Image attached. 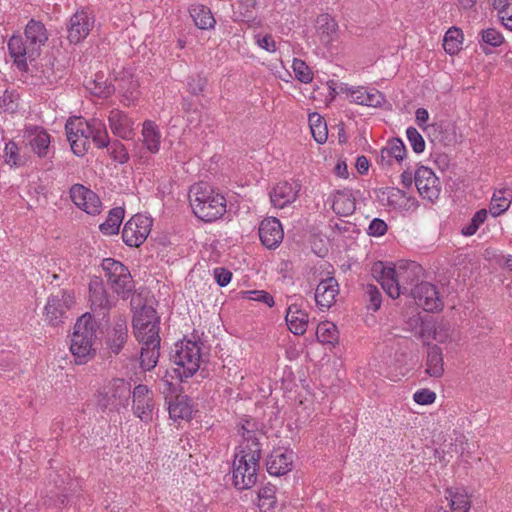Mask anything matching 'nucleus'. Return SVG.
Returning a JSON list of instances; mask_svg holds the SVG:
<instances>
[{
  "instance_id": "obj_57",
  "label": "nucleus",
  "mask_w": 512,
  "mask_h": 512,
  "mask_svg": "<svg viewBox=\"0 0 512 512\" xmlns=\"http://www.w3.org/2000/svg\"><path fill=\"white\" fill-rule=\"evenodd\" d=\"M367 232L371 236H383L387 232V224L382 219L374 218L370 222Z\"/></svg>"
},
{
  "instance_id": "obj_48",
  "label": "nucleus",
  "mask_w": 512,
  "mask_h": 512,
  "mask_svg": "<svg viewBox=\"0 0 512 512\" xmlns=\"http://www.w3.org/2000/svg\"><path fill=\"white\" fill-rule=\"evenodd\" d=\"M295 78L302 83H310L313 80V74L308 65L301 59L295 58L292 63Z\"/></svg>"
},
{
  "instance_id": "obj_62",
  "label": "nucleus",
  "mask_w": 512,
  "mask_h": 512,
  "mask_svg": "<svg viewBox=\"0 0 512 512\" xmlns=\"http://www.w3.org/2000/svg\"><path fill=\"white\" fill-rule=\"evenodd\" d=\"M433 329H435V325L424 324L421 327L420 336L424 341H429L433 336Z\"/></svg>"
},
{
  "instance_id": "obj_14",
  "label": "nucleus",
  "mask_w": 512,
  "mask_h": 512,
  "mask_svg": "<svg viewBox=\"0 0 512 512\" xmlns=\"http://www.w3.org/2000/svg\"><path fill=\"white\" fill-rule=\"evenodd\" d=\"M72 202L81 210L90 215H98L102 209L99 196L82 184H74L69 190Z\"/></svg>"
},
{
  "instance_id": "obj_15",
  "label": "nucleus",
  "mask_w": 512,
  "mask_h": 512,
  "mask_svg": "<svg viewBox=\"0 0 512 512\" xmlns=\"http://www.w3.org/2000/svg\"><path fill=\"white\" fill-rule=\"evenodd\" d=\"M416 304L428 312L441 311L444 303L439 296L435 285L429 282H421L411 289Z\"/></svg>"
},
{
  "instance_id": "obj_1",
  "label": "nucleus",
  "mask_w": 512,
  "mask_h": 512,
  "mask_svg": "<svg viewBox=\"0 0 512 512\" xmlns=\"http://www.w3.org/2000/svg\"><path fill=\"white\" fill-rule=\"evenodd\" d=\"M255 423L246 420L240 427L244 442L239 446L233 461V482L237 489H249L257 482L261 448Z\"/></svg>"
},
{
  "instance_id": "obj_37",
  "label": "nucleus",
  "mask_w": 512,
  "mask_h": 512,
  "mask_svg": "<svg viewBox=\"0 0 512 512\" xmlns=\"http://www.w3.org/2000/svg\"><path fill=\"white\" fill-rule=\"evenodd\" d=\"M125 211L122 207H115L109 211L105 222L100 224L99 228L106 235L117 234L123 221Z\"/></svg>"
},
{
  "instance_id": "obj_46",
  "label": "nucleus",
  "mask_w": 512,
  "mask_h": 512,
  "mask_svg": "<svg viewBox=\"0 0 512 512\" xmlns=\"http://www.w3.org/2000/svg\"><path fill=\"white\" fill-rule=\"evenodd\" d=\"M4 162L10 167H19L25 163L24 158L20 155L18 145L12 140L5 144Z\"/></svg>"
},
{
  "instance_id": "obj_64",
  "label": "nucleus",
  "mask_w": 512,
  "mask_h": 512,
  "mask_svg": "<svg viewBox=\"0 0 512 512\" xmlns=\"http://www.w3.org/2000/svg\"><path fill=\"white\" fill-rule=\"evenodd\" d=\"M413 181H414V176H413L412 172H410V171H404V172L401 174V182H402V184H403L407 189H409V188L412 186Z\"/></svg>"
},
{
  "instance_id": "obj_40",
  "label": "nucleus",
  "mask_w": 512,
  "mask_h": 512,
  "mask_svg": "<svg viewBox=\"0 0 512 512\" xmlns=\"http://www.w3.org/2000/svg\"><path fill=\"white\" fill-rule=\"evenodd\" d=\"M91 138L98 148H105L109 145V137L105 124L100 120L93 119L88 121Z\"/></svg>"
},
{
  "instance_id": "obj_54",
  "label": "nucleus",
  "mask_w": 512,
  "mask_h": 512,
  "mask_svg": "<svg viewBox=\"0 0 512 512\" xmlns=\"http://www.w3.org/2000/svg\"><path fill=\"white\" fill-rule=\"evenodd\" d=\"M451 326L446 321L435 324L432 338L440 343L446 342L450 338Z\"/></svg>"
},
{
  "instance_id": "obj_38",
  "label": "nucleus",
  "mask_w": 512,
  "mask_h": 512,
  "mask_svg": "<svg viewBox=\"0 0 512 512\" xmlns=\"http://www.w3.org/2000/svg\"><path fill=\"white\" fill-rule=\"evenodd\" d=\"M309 126L314 140L319 144L325 143L328 137V130L324 118L318 113L310 114Z\"/></svg>"
},
{
  "instance_id": "obj_29",
  "label": "nucleus",
  "mask_w": 512,
  "mask_h": 512,
  "mask_svg": "<svg viewBox=\"0 0 512 512\" xmlns=\"http://www.w3.org/2000/svg\"><path fill=\"white\" fill-rule=\"evenodd\" d=\"M512 203V190L510 188H501L495 190L490 201L489 212L493 217L506 212Z\"/></svg>"
},
{
  "instance_id": "obj_8",
  "label": "nucleus",
  "mask_w": 512,
  "mask_h": 512,
  "mask_svg": "<svg viewBox=\"0 0 512 512\" xmlns=\"http://www.w3.org/2000/svg\"><path fill=\"white\" fill-rule=\"evenodd\" d=\"M102 269L111 289L122 299H127L134 291V281L128 268L112 258L102 261Z\"/></svg>"
},
{
  "instance_id": "obj_17",
  "label": "nucleus",
  "mask_w": 512,
  "mask_h": 512,
  "mask_svg": "<svg viewBox=\"0 0 512 512\" xmlns=\"http://www.w3.org/2000/svg\"><path fill=\"white\" fill-rule=\"evenodd\" d=\"M414 182L423 198L434 201L439 197L440 181L429 167L420 166L414 174Z\"/></svg>"
},
{
  "instance_id": "obj_25",
  "label": "nucleus",
  "mask_w": 512,
  "mask_h": 512,
  "mask_svg": "<svg viewBox=\"0 0 512 512\" xmlns=\"http://www.w3.org/2000/svg\"><path fill=\"white\" fill-rule=\"evenodd\" d=\"M339 293V286L333 277L322 280L316 288L315 301L321 309L330 308Z\"/></svg>"
},
{
  "instance_id": "obj_5",
  "label": "nucleus",
  "mask_w": 512,
  "mask_h": 512,
  "mask_svg": "<svg viewBox=\"0 0 512 512\" xmlns=\"http://www.w3.org/2000/svg\"><path fill=\"white\" fill-rule=\"evenodd\" d=\"M97 323L89 313L83 314L74 325L70 350L77 364H84L95 355Z\"/></svg>"
},
{
  "instance_id": "obj_59",
  "label": "nucleus",
  "mask_w": 512,
  "mask_h": 512,
  "mask_svg": "<svg viewBox=\"0 0 512 512\" xmlns=\"http://www.w3.org/2000/svg\"><path fill=\"white\" fill-rule=\"evenodd\" d=\"M257 44L268 52H274L276 50V43L273 37L269 34H266L263 37H258Z\"/></svg>"
},
{
  "instance_id": "obj_27",
  "label": "nucleus",
  "mask_w": 512,
  "mask_h": 512,
  "mask_svg": "<svg viewBox=\"0 0 512 512\" xmlns=\"http://www.w3.org/2000/svg\"><path fill=\"white\" fill-rule=\"evenodd\" d=\"M285 320L293 334L303 335L306 332L309 323L308 314L296 304H291L288 307Z\"/></svg>"
},
{
  "instance_id": "obj_44",
  "label": "nucleus",
  "mask_w": 512,
  "mask_h": 512,
  "mask_svg": "<svg viewBox=\"0 0 512 512\" xmlns=\"http://www.w3.org/2000/svg\"><path fill=\"white\" fill-rule=\"evenodd\" d=\"M406 155V147L399 138H394L388 142V145L381 150V158L394 157L397 161L404 159Z\"/></svg>"
},
{
  "instance_id": "obj_19",
  "label": "nucleus",
  "mask_w": 512,
  "mask_h": 512,
  "mask_svg": "<svg viewBox=\"0 0 512 512\" xmlns=\"http://www.w3.org/2000/svg\"><path fill=\"white\" fill-rule=\"evenodd\" d=\"M258 233L262 244L268 249L277 248L284 237L282 225L275 217L262 220L259 225Z\"/></svg>"
},
{
  "instance_id": "obj_49",
  "label": "nucleus",
  "mask_w": 512,
  "mask_h": 512,
  "mask_svg": "<svg viewBox=\"0 0 512 512\" xmlns=\"http://www.w3.org/2000/svg\"><path fill=\"white\" fill-rule=\"evenodd\" d=\"M481 45L486 44L491 47H498L504 42L503 35L494 28L483 29L480 33Z\"/></svg>"
},
{
  "instance_id": "obj_11",
  "label": "nucleus",
  "mask_w": 512,
  "mask_h": 512,
  "mask_svg": "<svg viewBox=\"0 0 512 512\" xmlns=\"http://www.w3.org/2000/svg\"><path fill=\"white\" fill-rule=\"evenodd\" d=\"M88 121L81 118L69 119L65 125L67 139L73 153L83 156L90 147L91 131Z\"/></svg>"
},
{
  "instance_id": "obj_16",
  "label": "nucleus",
  "mask_w": 512,
  "mask_h": 512,
  "mask_svg": "<svg viewBox=\"0 0 512 512\" xmlns=\"http://www.w3.org/2000/svg\"><path fill=\"white\" fill-rule=\"evenodd\" d=\"M26 145L39 158H52L54 155L50 147L51 136L42 127L34 126L27 128L24 134Z\"/></svg>"
},
{
  "instance_id": "obj_39",
  "label": "nucleus",
  "mask_w": 512,
  "mask_h": 512,
  "mask_svg": "<svg viewBox=\"0 0 512 512\" xmlns=\"http://www.w3.org/2000/svg\"><path fill=\"white\" fill-rule=\"evenodd\" d=\"M446 498L449 500L451 512L469 511L470 500L466 493L449 488L446 490Z\"/></svg>"
},
{
  "instance_id": "obj_22",
  "label": "nucleus",
  "mask_w": 512,
  "mask_h": 512,
  "mask_svg": "<svg viewBox=\"0 0 512 512\" xmlns=\"http://www.w3.org/2000/svg\"><path fill=\"white\" fill-rule=\"evenodd\" d=\"M89 294L91 308L94 312H102L103 315L106 311L114 305L113 300L109 297L102 280L98 277L91 279L89 283Z\"/></svg>"
},
{
  "instance_id": "obj_4",
  "label": "nucleus",
  "mask_w": 512,
  "mask_h": 512,
  "mask_svg": "<svg viewBox=\"0 0 512 512\" xmlns=\"http://www.w3.org/2000/svg\"><path fill=\"white\" fill-rule=\"evenodd\" d=\"M188 196L193 213L202 221H215L226 212V199L207 183L193 184Z\"/></svg>"
},
{
  "instance_id": "obj_23",
  "label": "nucleus",
  "mask_w": 512,
  "mask_h": 512,
  "mask_svg": "<svg viewBox=\"0 0 512 512\" xmlns=\"http://www.w3.org/2000/svg\"><path fill=\"white\" fill-rule=\"evenodd\" d=\"M298 192V184L286 181L280 182L270 192L271 203L276 208H284L296 200Z\"/></svg>"
},
{
  "instance_id": "obj_13",
  "label": "nucleus",
  "mask_w": 512,
  "mask_h": 512,
  "mask_svg": "<svg viewBox=\"0 0 512 512\" xmlns=\"http://www.w3.org/2000/svg\"><path fill=\"white\" fill-rule=\"evenodd\" d=\"M338 89L337 93L346 94L351 103L358 105L380 108L386 102L385 96L375 88L350 87L348 84L341 83Z\"/></svg>"
},
{
  "instance_id": "obj_47",
  "label": "nucleus",
  "mask_w": 512,
  "mask_h": 512,
  "mask_svg": "<svg viewBox=\"0 0 512 512\" xmlns=\"http://www.w3.org/2000/svg\"><path fill=\"white\" fill-rule=\"evenodd\" d=\"M488 216V211L486 209L478 210L472 217L469 224L462 228L461 233L464 236H472L474 235L478 228L485 222Z\"/></svg>"
},
{
  "instance_id": "obj_7",
  "label": "nucleus",
  "mask_w": 512,
  "mask_h": 512,
  "mask_svg": "<svg viewBox=\"0 0 512 512\" xmlns=\"http://www.w3.org/2000/svg\"><path fill=\"white\" fill-rule=\"evenodd\" d=\"M131 395V384L123 378H113L104 384L95 395V405L102 411H117L126 407Z\"/></svg>"
},
{
  "instance_id": "obj_18",
  "label": "nucleus",
  "mask_w": 512,
  "mask_h": 512,
  "mask_svg": "<svg viewBox=\"0 0 512 512\" xmlns=\"http://www.w3.org/2000/svg\"><path fill=\"white\" fill-rule=\"evenodd\" d=\"M134 414L144 422L152 420L154 409L153 392L143 384L137 385L133 391Z\"/></svg>"
},
{
  "instance_id": "obj_3",
  "label": "nucleus",
  "mask_w": 512,
  "mask_h": 512,
  "mask_svg": "<svg viewBox=\"0 0 512 512\" xmlns=\"http://www.w3.org/2000/svg\"><path fill=\"white\" fill-rule=\"evenodd\" d=\"M421 271L422 267L414 261L398 267L376 262L372 268V273L382 289L393 299L398 298L400 294H411L410 286L418 280Z\"/></svg>"
},
{
  "instance_id": "obj_10",
  "label": "nucleus",
  "mask_w": 512,
  "mask_h": 512,
  "mask_svg": "<svg viewBox=\"0 0 512 512\" xmlns=\"http://www.w3.org/2000/svg\"><path fill=\"white\" fill-rule=\"evenodd\" d=\"M75 303L74 293L66 290H59L48 297L44 308L45 321L52 326H58L63 322Z\"/></svg>"
},
{
  "instance_id": "obj_43",
  "label": "nucleus",
  "mask_w": 512,
  "mask_h": 512,
  "mask_svg": "<svg viewBox=\"0 0 512 512\" xmlns=\"http://www.w3.org/2000/svg\"><path fill=\"white\" fill-rule=\"evenodd\" d=\"M317 339L326 344H334L338 341V330L334 323L325 321L318 324L316 329Z\"/></svg>"
},
{
  "instance_id": "obj_63",
  "label": "nucleus",
  "mask_w": 512,
  "mask_h": 512,
  "mask_svg": "<svg viewBox=\"0 0 512 512\" xmlns=\"http://www.w3.org/2000/svg\"><path fill=\"white\" fill-rule=\"evenodd\" d=\"M415 116H416V121L419 126H422L423 124H425L429 119V113L424 108H418L415 112Z\"/></svg>"
},
{
  "instance_id": "obj_2",
  "label": "nucleus",
  "mask_w": 512,
  "mask_h": 512,
  "mask_svg": "<svg viewBox=\"0 0 512 512\" xmlns=\"http://www.w3.org/2000/svg\"><path fill=\"white\" fill-rule=\"evenodd\" d=\"M24 35L25 39L20 35H13L8 41L9 54L20 71L28 70L27 62L40 55L41 47L48 40L45 25L35 19L27 23Z\"/></svg>"
},
{
  "instance_id": "obj_26",
  "label": "nucleus",
  "mask_w": 512,
  "mask_h": 512,
  "mask_svg": "<svg viewBox=\"0 0 512 512\" xmlns=\"http://www.w3.org/2000/svg\"><path fill=\"white\" fill-rule=\"evenodd\" d=\"M128 338V329L126 320L119 317L112 329L108 331L106 337V346L114 354H119Z\"/></svg>"
},
{
  "instance_id": "obj_52",
  "label": "nucleus",
  "mask_w": 512,
  "mask_h": 512,
  "mask_svg": "<svg viewBox=\"0 0 512 512\" xmlns=\"http://www.w3.org/2000/svg\"><path fill=\"white\" fill-rule=\"evenodd\" d=\"M243 295L245 299L262 302L269 307H272L275 303L273 296L264 290L244 291Z\"/></svg>"
},
{
  "instance_id": "obj_9",
  "label": "nucleus",
  "mask_w": 512,
  "mask_h": 512,
  "mask_svg": "<svg viewBox=\"0 0 512 512\" xmlns=\"http://www.w3.org/2000/svg\"><path fill=\"white\" fill-rule=\"evenodd\" d=\"M134 335L139 343L161 339L160 319L152 306H143L133 317Z\"/></svg>"
},
{
  "instance_id": "obj_61",
  "label": "nucleus",
  "mask_w": 512,
  "mask_h": 512,
  "mask_svg": "<svg viewBox=\"0 0 512 512\" xmlns=\"http://www.w3.org/2000/svg\"><path fill=\"white\" fill-rule=\"evenodd\" d=\"M356 169L360 174H365L369 169V161L365 156H359L356 160Z\"/></svg>"
},
{
  "instance_id": "obj_36",
  "label": "nucleus",
  "mask_w": 512,
  "mask_h": 512,
  "mask_svg": "<svg viewBox=\"0 0 512 512\" xmlns=\"http://www.w3.org/2000/svg\"><path fill=\"white\" fill-rule=\"evenodd\" d=\"M169 416L173 420H188L192 415V408L185 396H177L173 401L169 402Z\"/></svg>"
},
{
  "instance_id": "obj_56",
  "label": "nucleus",
  "mask_w": 512,
  "mask_h": 512,
  "mask_svg": "<svg viewBox=\"0 0 512 512\" xmlns=\"http://www.w3.org/2000/svg\"><path fill=\"white\" fill-rule=\"evenodd\" d=\"M413 399L417 404L428 405L435 401L436 394L429 389H421L414 393Z\"/></svg>"
},
{
  "instance_id": "obj_50",
  "label": "nucleus",
  "mask_w": 512,
  "mask_h": 512,
  "mask_svg": "<svg viewBox=\"0 0 512 512\" xmlns=\"http://www.w3.org/2000/svg\"><path fill=\"white\" fill-rule=\"evenodd\" d=\"M110 156L117 162L124 164L129 160V154L126 147L119 141L115 140L106 147Z\"/></svg>"
},
{
  "instance_id": "obj_34",
  "label": "nucleus",
  "mask_w": 512,
  "mask_h": 512,
  "mask_svg": "<svg viewBox=\"0 0 512 512\" xmlns=\"http://www.w3.org/2000/svg\"><path fill=\"white\" fill-rule=\"evenodd\" d=\"M337 32V23L328 14H322L317 18V33L321 42L329 44Z\"/></svg>"
},
{
  "instance_id": "obj_41",
  "label": "nucleus",
  "mask_w": 512,
  "mask_h": 512,
  "mask_svg": "<svg viewBox=\"0 0 512 512\" xmlns=\"http://www.w3.org/2000/svg\"><path fill=\"white\" fill-rule=\"evenodd\" d=\"M462 39H463V34L460 29H458L456 27L450 28L444 36V40H443L444 50L450 55H454V54L458 53V51L461 48Z\"/></svg>"
},
{
  "instance_id": "obj_32",
  "label": "nucleus",
  "mask_w": 512,
  "mask_h": 512,
  "mask_svg": "<svg viewBox=\"0 0 512 512\" xmlns=\"http://www.w3.org/2000/svg\"><path fill=\"white\" fill-rule=\"evenodd\" d=\"M426 372L431 377L439 378L444 373L442 350L439 346L429 347L426 359Z\"/></svg>"
},
{
  "instance_id": "obj_6",
  "label": "nucleus",
  "mask_w": 512,
  "mask_h": 512,
  "mask_svg": "<svg viewBox=\"0 0 512 512\" xmlns=\"http://www.w3.org/2000/svg\"><path fill=\"white\" fill-rule=\"evenodd\" d=\"M201 342L183 339L175 345L171 361L178 366L173 369L176 378L181 381L192 377L200 368Z\"/></svg>"
},
{
  "instance_id": "obj_31",
  "label": "nucleus",
  "mask_w": 512,
  "mask_h": 512,
  "mask_svg": "<svg viewBox=\"0 0 512 512\" xmlns=\"http://www.w3.org/2000/svg\"><path fill=\"white\" fill-rule=\"evenodd\" d=\"M142 137L146 149L153 154L158 153L161 143V133L155 122L147 120L143 123Z\"/></svg>"
},
{
  "instance_id": "obj_55",
  "label": "nucleus",
  "mask_w": 512,
  "mask_h": 512,
  "mask_svg": "<svg viewBox=\"0 0 512 512\" xmlns=\"http://www.w3.org/2000/svg\"><path fill=\"white\" fill-rule=\"evenodd\" d=\"M206 84L207 79L204 76L197 74L189 78L188 90L193 95H199L204 91Z\"/></svg>"
},
{
  "instance_id": "obj_51",
  "label": "nucleus",
  "mask_w": 512,
  "mask_h": 512,
  "mask_svg": "<svg viewBox=\"0 0 512 512\" xmlns=\"http://www.w3.org/2000/svg\"><path fill=\"white\" fill-rule=\"evenodd\" d=\"M406 136L415 153L419 154L425 150L424 138L415 127H408Z\"/></svg>"
},
{
  "instance_id": "obj_33",
  "label": "nucleus",
  "mask_w": 512,
  "mask_h": 512,
  "mask_svg": "<svg viewBox=\"0 0 512 512\" xmlns=\"http://www.w3.org/2000/svg\"><path fill=\"white\" fill-rule=\"evenodd\" d=\"M189 13L195 25L200 29L205 30L213 28L216 23L210 9L204 5H192L189 9Z\"/></svg>"
},
{
  "instance_id": "obj_35",
  "label": "nucleus",
  "mask_w": 512,
  "mask_h": 512,
  "mask_svg": "<svg viewBox=\"0 0 512 512\" xmlns=\"http://www.w3.org/2000/svg\"><path fill=\"white\" fill-rule=\"evenodd\" d=\"M120 90L122 91V100L121 102L130 106L136 102L139 97V83L138 80L134 76H129L128 78H122L120 80Z\"/></svg>"
},
{
  "instance_id": "obj_58",
  "label": "nucleus",
  "mask_w": 512,
  "mask_h": 512,
  "mask_svg": "<svg viewBox=\"0 0 512 512\" xmlns=\"http://www.w3.org/2000/svg\"><path fill=\"white\" fill-rule=\"evenodd\" d=\"M214 277L219 286L225 287L230 283L232 273L225 268H216L214 269Z\"/></svg>"
},
{
  "instance_id": "obj_45",
  "label": "nucleus",
  "mask_w": 512,
  "mask_h": 512,
  "mask_svg": "<svg viewBox=\"0 0 512 512\" xmlns=\"http://www.w3.org/2000/svg\"><path fill=\"white\" fill-rule=\"evenodd\" d=\"M276 504L275 487L265 486L258 493V506L263 512H272Z\"/></svg>"
},
{
  "instance_id": "obj_53",
  "label": "nucleus",
  "mask_w": 512,
  "mask_h": 512,
  "mask_svg": "<svg viewBox=\"0 0 512 512\" xmlns=\"http://www.w3.org/2000/svg\"><path fill=\"white\" fill-rule=\"evenodd\" d=\"M365 294L368 297V301L370 302L369 308H371L373 311H377L381 306V293L379 289L373 285L368 284L365 288Z\"/></svg>"
},
{
  "instance_id": "obj_42",
  "label": "nucleus",
  "mask_w": 512,
  "mask_h": 512,
  "mask_svg": "<svg viewBox=\"0 0 512 512\" xmlns=\"http://www.w3.org/2000/svg\"><path fill=\"white\" fill-rule=\"evenodd\" d=\"M87 88L93 95L100 98H108L115 91L114 86L111 83H107L103 75H97L94 80H90Z\"/></svg>"
},
{
  "instance_id": "obj_24",
  "label": "nucleus",
  "mask_w": 512,
  "mask_h": 512,
  "mask_svg": "<svg viewBox=\"0 0 512 512\" xmlns=\"http://www.w3.org/2000/svg\"><path fill=\"white\" fill-rule=\"evenodd\" d=\"M109 126L112 133L122 139H131L134 135V122L123 111L114 109L110 112Z\"/></svg>"
},
{
  "instance_id": "obj_28",
  "label": "nucleus",
  "mask_w": 512,
  "mask_h": 512,
  "mask_svg": "<svg viewBox=\"0 0 512 512\" xmlns=\"http://www.w3.org/2000/svg\"><path fill=\"white\" fill-rule=\"evenodd\" d=\"M160 343L161 339L147 341V343H141L140 351V367L144 371H151L158 363L160 356Z\"/></svg>"
},
{
  "instance_id": "obj_12",
  "label": "nucleus",
  "mask_w": 512,
  "mask_h": 512,
  "mask_svg": "<svg viewBox=\"0 0 512 512\" xmlns=\"http://www.w3.org/2000/svg\"><path fill=\"white\" fill-rule=\"evenodd\" d=\"M152 219L143 214L132 216L122 230L123 242L130 247H139L148 237Z\"/></svg>"
},
{
  "instance_id": "obj_60",
  "label": "nucleus",
  "mask_w": 512,
  "mask_h": 512,
  "mask_svg": "<svg viewBox=\"0 0 512 512\" xmlns=\"http://www.w3.org/2000/svg\"><path fill=\"white\" fill-rule=\"evenodd\" d=\"M498 16L503 25L512 31V7L508 6L504 9H500Z\"/></svg>"
},
{
  "instance_id": "obj_21",
  "label": "nucleus",
  "mask_w": 512,
  "mask_h": 512,
  "mask_svg": "<svg viewBox=\"0 0 512 512\" xmlns=\"http://www.w3.org/2000/svg\"><path fill=\"white\" fill-rule=\"evenodd\" d=\"M293 452L278 448L272 451L266 461L267 471L270 475L280 476L288 473L292 468Z\"/></svg>"
},
{
  "instance_id": "obj_20",
  "label": "nucleus",
  "mask_w": 512,
  "mask_h": 512,
  "mask_svg": "<svg viewBox=\"0 0 512 512\" xmlns=\"http://www.w3.org/2000/svg\"><path fill=\"white\" fill-rule=\"evenodd\" d=\"M93 21L87 12L80 10L74 13L67 25V38L70 43L77 44L85 39L92 27Z\"/></svg>"
},
{
  "instance_id": "obj_30",
  "label": "nucleus",
  "mask_w": 512,
  "mask_h": 512,
  "mask_svg": "<svg viewBox=\"0 0 512 512\" xmlns=\"http://www.w3.org/2000/svg\"><path fill=\"white\" fill-rule=\"evenodd\" d=\"M355 208V199L349 190L337 191L333 195L332 209L337 215L349 216Z\"/></svg>"
}]
</instances>
